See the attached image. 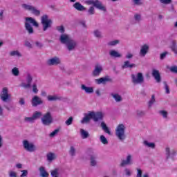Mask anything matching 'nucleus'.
<instances>
[{
	"mask_svg": "<svg viewBox=\"0 0 177 177\" xmlns=\"http://www.w3.org/2000/svg\"><path fill=\"white\" fill-rule=\"evenodd\" d=\"M155 102H156V97L154 95H152L151 100L148 102L149 107H151V106L154 104Z\"/></svg>",
	"mask_w": 177,
	"mask_h": 177,
	"instance_id": "obj_37",
	"label": "nucleus"
},
{
	"mask_svg": "<svg viewBox=\"0 0 177 177\" xmlns=\"http://www.w3.org/2000/svg\"><path fill=\"white\" fill-rule=\"evenodd\" d=\"M152 77H153L155 81L160 84L161 82V74L160 73V71L157 69H153L152 70Z\"/></svg>",
	"mask_w": 177,
	"mask_h": 177,
	"instance_id": "obj_16",
	"label": "nucleus"
},
{
	"mask_svg": "<svg viewBox=\"0 0 177 177\" xmlns=\"http://www.w3.org/2000/svg\"><path fill=\"white\" fill-rule=\"evenodd\" d=\"M93 35H94V37H95V38H102V32H100V30H95L93 31Z\"/></svg>",
	"mask_w": 177,
	"mask_h": 177,
	"instance_id": "obj_36",
	"label": "nucleus"
},
{
	"mask_svg": "<svg viewBox=\"0 0 177 177\" xmlns=\"http://www.w3.org/2000/svg\"><path fill=\"white\" fill-rule=\"evenodd\" d=\"M159 114H160L163 118H168V112L165 110L159 111Z\"/></svg>",
	"mask_w": 177,
	"mask_h": 177,
	"instance_id": "obj_45",
	"label": "nucleus"
},
{
	"mask_svg": "<svg viewBox=\"0 0 177 177\" xmlns=\"http://www.w3.org/2000/svg\"><path fill=\"white\" fill-rule=\"evenodd\" d=\"M22 8L24 9V10H28L30 12V13H32V15H34L35 16L38 17L41 15V11L31 5L24 3L22 4Z\"/></svg>",
	"mask_w": 177,
	"mask_h": 177,
	"instance_id": "obj_8",
	"label": "nucleus"
},
{
	"mask_svg": "<svg viewBox=\"0 0 177 177\" xmlns=\"http://www.w3.org/2000/svg\"><path fill=\"white\" fill-rule=\"evenodd\" d=\"M47 160L48 161H53L55 160V153H49L47 154Z\"/></svg>",
	"mask_w": 177,
	"mask_h": 177,
	"instance_id": "obj_40",
	"label": "nucleus"
},
{
	"mask_svg": "<svg viewBox=\"0 0 177 177\" xmlns=\"http://www.w3.org/2000/svg\"><path fill=\"white\" fill-rule=\"evenodd\" d=\"M124 172H125V174L127 175V176H131V175L132 174L131 173V170L128 168L124 169Z\"/></svg>",
	"mask_w": 177,
	"mask_h": 177,
	"instance_id": "obj_57",
	"label": "nucleus"
},
{
	"mask_svg": "<svg viewBox=\"0 0 177 177\" xmlns=\"http://www.w3.org/2000/svg\"><path fill=\"white\" fill-rule=\"evenodd\" d=\"M87 12L88 16H92L93 15H95V7L91 6Z\"/></svg>",
	"mask_w": 177,
	"mask_h": 177,
	"instance_id": "obj_39",
	"label": "nucleus"
},
{
	"mask_svg": "<svg viewBox=\"0 0 177 177\" xmlns=\"http://www.w3.org/2000/svg\"><path fill=\"white\" fill-rule=\"evenodd\" d=\"M73 121H74V119L73 118V117H70L66 122L65 124L66 125H67L68 127L69 125H71V124H73Z\"/></svg>",
	"mask_w": 177,
	"mask_h": 177,
	"instance_id": "obj_48",
	"label": "nucleus"
},
{
	"mask_svg": "<svg viewBox=\"0 0 177 177\" xmlns=\"http://www.w3.org/2000/svg\"><path fill=\"white\" fill-rule=\"evenodd\" d=\"M56 30L58 31V32H60V34H64V32L66 31V29L63 25L57 26Z\"/></svg>",
	"mask_w": 177,
	"mask_h": 177,
	"instance_id": "obj_35",
	"label": "nucleus"
},
{
	"mask_svg": "<svg viewBox=\"0 0 177 177\" xmlns=\"http://www.w3.org/2000/svg\"><path fill=\"white\" fill-rule=\"evenodd\" d=\"M101 127L106 133H108V135H111V131H110V129H109V127H107V125L106 123H104V122H101Z\"/></svg>",
	"mask_w": 177,
	"mask_h": 177,
	"instance_id": "obj_30",
	"label": "nucleus"
},
{
	"mask_svg": "<svg viewBox=\"0 0 177 177\" xmlns=\"http://www.w3.org/2000/svg\"><path fill=\"white\" fill-rule=\"evenodd\" d=\"M33 119L35 120H39L41 117H42V112L41 111H35L32 115Z\"/></svg>",
	"mask_w": 177,
	"mask_h": 177,
	"instance_id": "obj_32",
	"label": "nucleus"
},
{
	"mask_svg": "<svg viewBox=\"0 0 177 177\" xmlns=\"http://www.w3.org/2000/svg\"><path fill=\"white\" fill-rule=\"evenodd\" d=\"M167 55H168V52H165V53L160 54V60H164V59L165 57H167Z\"/></svg>",
	"mask_w": 177,
	"mask_h": 177,
	"instance_id": "obj_56",
	"label": "nucleus"
},
{
	"mask_svg": "<svg viewBox=\"0 0 177 177\" xmlns=\"http://www.w3.org/2000/svg\"><path fill=\"white\" fill-rule=\"evenodd\" d=\"M35 45L37 48H39V49L44 46V44L39 41H36Z\"/></svg>",
	"mask_w": 177,
	"mask_h": 177,
	"instance_id": "obj_60",
	"label": "nucleus"
},
{
	"mask_svg": "<svg viewBox=\"0 0 177 177\" xmlns=\"http://www.w3.org/2000/svg\"><path fill=\"white\" fill-rule=\"evenodd\" d=\"M133 67H136L135 64H131L129 61H125L124 64L122 66V68L124 70V68H133Z\"/></svg>",
	"mask_w": 177,
	"mask_h": 177,
	"instance_id": "obj_24",
	"label": "nucleus"
},
{
	"mask_svg": "<svg viewBox=\"0 0 177 177\" xmlns=\"http://www.w3.org/2000/svg\"><path fill=\"white\" fill-rule=\"evenodd\" d=\"M111 96H112V97H113V99H115V101L118 103L120 102H122V97H121V95H120V94L118 93H111Z\"/></svg>",
	"mask_w": 177,
	"mask_h": 177,
	"instance_id": "obj_29",
	"label": "nucleus"
},
{
	"mask_svg": "<svg viewBox=\"0 0 177 177\" xmlns=\"http://www.w3.org/2000/svg\"><path fill=\"white\" fill-rule=\"evenodd\" d=\"M31 104L33 107H37V106H39L44 104V101L41 97L37 95L34 96L31 100Z\"/></svg>",
	"mask_w": 177,
	"mask_h": 177,
	"instance_id": "obj_14",
	"label": "nucleus"
},
{
	"mask_svg": "<svg viewBox=\"0 0 177 177\" xmlns=\"http://www.w3.org/2000/svg\"><path fill=\"white\" fill-rule=\"evenodd\" d=\"M48 66H59V64H62V59L59 58V57H54L53 58L48 59L47 60Z\"/></svg>",
	"mask_w": 177,
	"mask_h": 177,
	"instance_id": "obj_12",
	"label": "nucleus"
},
{
	"mask_svg": "<svg viewBox=\"0 0 177 177\" xmlns=\"http://www.w3.org/2000/svg\"><path fill=\"white\" fill-rule=\"evenodd\" d=\"M109 55L111 57H115V58L122 57V55L115 50H111L109 51Z\"/></svg>",
	"mask_w": 177,
	"mask_h": 177,
	"instance_id": "obj_28",
	"label": "nucleus"
},
{
	"mask_svg": "<svg viewBox=\"0 0 177 177\" xmlns=\"http://www.w3.org/2000/svg\"><path fill=\"white\" fill-rule=\"evenodd\" d=\"M2 92L3 93L0 96V99L2 100V102H5L6 103H7V102H9V100H10V96L8 93V88H3Z\"/></svg>",
	"mask_w": 177,
	"mask_h": 177,
	"instance_id": "obj_13",
	"label": "nucleus"
},
{
	"mask_svg": "<svg viewBox=\"0 0 177 177\" xmlns=\"http://www.w3.org/2000/svg\"><path fill=\"white\" fill-rule=\"evenodd\" d=\"M82 91H84L86 93H93V87H88L85 84H82Z\"/></svg>",
	"mask_w": 177,
	"mask_h": 177,
	"instance_id": "obj_27",
	"label": "nucleus"
},
{
	"mask_svg": "<svg viewBox=\"0 0 177 177\" xmlns=\"http://www.w3.org/2000/svg\"><path fill=\"white\" fill-rule=\"evenodd\" d=\"M21 172H22V174H21L20 177H24V176H27V175H28V171H27V170H22V171H21Z\"/></svg>",
	"mask_w": 177,
	"mask_h": 177,
	"instance_id": "obj_55",
	"label": "nucleus"
},
{
	"mask_svg": "<svg viewBox=\"0 0 177 177\" xmlns=\"http://www.w3.org/2000/svg\"><path fill=\"white\" fill-rule=\"evenodd\" d=\"M150 49V46L147 44H144L141 46V48L140 50V56L141 57H145L147 53H149V50Z\"/></svg>",
	"mask_w": 177,
	"mask_h": 177,
	"instance_id": "obj_17",
	"label": "nucleus"
},
{
	"mask_svg": "<svg viewBox=\"0 0 177 177\" xmlns=\"http://www.w3.org/2000/svg\"><path fill=\"white\" fill-rule=\"evenodd\" d=\"M52 177H59V169H55L51 171Z\"/></svg>",
	"mask_w": 177,
	"mask_h": 177,
	"instance_id": "obj_43",
	"label": "nucleus"
},
{
	"mask_svg": "<svg viewBox=\"0 0 177 177\" xmlns=\"http://www.w3.org/2000/svg\"><path fill=\"white\" fill-rule=\"evenodd\" d=\"M59 41L61 44L66 45V47L69 52L75 50V48H77L78 45L76 40L73 39L69 35L66 33L61 34L59 37Z\"/></svg>",
	"mask_w": 177,
	"mask_h": 177,
	"instance_id": "obj_1",
	"label": "nucleus"
},
{
	"mask_svg": "<svg viewBox=\"0 0 177 177\" xmlns=\"http://www.w3.org/2000/svg\"><path fill=\"white\" fill-rule=\"evenodd\" d=\"M12 73L15 75V77H19V74H20L19 68L16 67L13 68L12 69Z\"/></svg>",
	"mask_w": 177,
	"mask_h": 177,
	"instance_id": "obj_38",
	"label": "nucleus"
},
{
	"mask_svg": "<svg viewBox=\"0 0 177 177\" xmlns=\"http://www.w3.org/2000/svg\"><path fill=\"white\" fill-rule=\"evenodd\" d=\"M73 7L76 9V10H78L79 12H84L86 10V8L84 7L82 4L80 2H76L73 5Z\"/></svg>",
	"mask_w": 177,
	"mask_h": 177,
	"instance_id": "obj_21",
	"label": "nucleus"
},
{
	"mask_svg": "<svg viewBox=\"0 0 177 177\" xmlns=\"http://www.w3.org/2000/svg\"><path fill=\"white\" fill-rule=\"evenodd\" d=\"M39 177H49V173L46 171V170L45 169V167H40L39 168Z\"/></svg>",
	"mask_w": 177,
	"mask_h": 177,
	"instance_id": "obj_23",
	"label": "nucleus"
},
{
	"mask_svg": "<svg viewBox=\"0 0 177 177\" xmlns=\"http://www.w3.org/2000/svg\"><path fill=\"white\" fill-rule=\"evenodd\" d=\"M69 154L71 157L75 156V148L73 146L70 147Z\"/></svg>",
	"mask_w": 177,
	"mask_h": 177,
	"instance_id": "obj_44",
	"label": "nucleus"
},
{
	"mask_svg": "<svg viewBox=\"0 0 177 177\" xmlns=\"http://www.w3.org/2000/svg\"><path fill=\"white\" fill-rule=\"evenodd\" d=\"M32 92H34V93H38V88L37 87V84H33Z\"/></svg>",
	"mask_w": 177,
	"mask_h": 177,
	"instance_id": "obj_53",
	"label": "nucleus"
},
{
	"mask_svg": "<svg viewBox=\"0 0 177 177\" xmlns=\"http://www.w3.org/2000/svg\"><path fill=\"white\" fill-rule=\"evenodd\" d=\"M118 44H120V40H113V41L108 42V46H115V45H118Z\"/></svg>",
	"mask_w": 177,
	"mask_h": 177,
	"instance_id": "obj_42",
	"label": "nucleus"
},
{
	"mask_svg": "<svg viewBox=\"0 0 177 177\" xmlns=\"http://www.w3.org/2000/svg\"><path fill=\"white\" fill-rule=\"evenodd\" d=\"M10 177H16V176H17V175L16 174L15 172L11 171V172L10 173Z\"/></svg>",
	"mask_w": 177,
	"mask_h": 177,
	"instance_id": "obj_63",
	"label": "nucleus"
},
{
	"mask_svg": "<svg viewBox=\"0 0 177 177\" xmlns=\"http://www.w3.org/2000/svg\"><path fill=\"white\" fill-rule=\"evenodd\" d=\"M133 57V55L129 53L126 55V59H132Z\"/></svg>",
	"mask_w": 177,
	"mask_h": 177,
	"instance_id": "obj_62",
	"label": "nucleus"
},
{
	"mask_svg": "<svg viewBox=\"0 0 177 177\" xmlns=\"http://www.w3.org/2000/svg\"><path fill=\"white\" fill-rule=\"evenodd\" d=\"M145 114H146V112H145V111H137V115L138 117H144Z\"/></svg>",
	"mask_w": 177,
	"mask_h": 177,
	"instance_id": "obj_50",
	"label": "nucleus"
},
{
	"mask_svg": "<svg viewBox=\"0 0 177 177\" xmlns=\"http://www.w3.org/2000/svg\"><path fill=\"white\" fill-rule=\"evenodd\" d=\"M170 49H171L172 52L177 55V41L176 40H172L171 41Z\"/></svg>",
	"mask_w": 177,
	"mask_h": 177,
	"instance_id": "obj_26",
	"label": "nucleus"
},
{
	"mask_svg": "<svg viewBox=\"0 0 177 177\" xmlns=\"http://www.w3.org/2000/svg\"><path fill=\"white\" fill-rule=\"evenodd\" d=\"M131 80L133 84H143V82H145V77H143V73H137V75L132 74Z\"/></svg>",
	"mask_w": 177,
	"mask_h": 177,
	"instance_id": "obj_9",
	"label": "nucleus"
},
{
	"mask_svg": "<svg viewBox=\"0 0 177 177\" xmlns=\"http://www.w3.org/2000/svg\"><path fill=\"white\" fill-rule=\"evenodd\" d=\"M84 115L81 124H88L91 120H93L94 122H99V121H103V118H104V114L100 111H89L88 113H84Z\"/></svg>",
	"mask_w": 177,
	"mask_h": 177,
	"instance_id": "obj_2",
	"label": "nucleus"
},
{
	"mask_svg": "<svg viewBox=\"0 0 177 177\" xmlns=\"http://www.w3.org/2000/svg\"><path fill=\"white\" fill-rule=\"evenodd\" d=\"M102 71H103V67L100 65H96L91 75L93 77H99L102 74Z\"/></svg>",
	"mask_w": 177,
	"mask_h": 177,
	"instance_id": "obj_19",
	"label": "nucleus"
},
{
	"mask_svg": "<svg viewBox=\"0 0 177 177\" xmlns=\"http://www.w3.org/2000/svg\"><path fill=\"white\" fill-rule=\"evenodd\" d=\"M0 20H3V10L0 12Z\"/></svg>",
	"mask_w": 177,
	"mask_h": 177,
	"instance_id": "obj_64",
	"label": "nucleus"
},
{
	"mask_svg": "<svg viewBox=\"0 0 177 177\" xmlns=\"http://www.w3.org/2000/svg\"><path fill=\"white\" fill-rule=\"evenodd\" d=\"M41 124L46 127H49L50 124L53 122V118L52 117V113L50 112L46 113L41 119Z\"/></svg>",
	"mask_w": 177,
	"mask_h": 177,
	"instance_id": "obj_7",
	"label": "nucleus"
},
{
	"mask_svg": "<svg viewBox=\"0 0 177 177\" xmlns=\"http://www.w3.org/2000/svg\"><path fill=\"white\" fill-rule=\"evenodd\" d=\"M170 71L171 73H174L175 74H177V66H171L170 68Z\"/></svg>",
	"mask_w": 177,
	"mask_h": 177,
	"instance_id": "obj_52",
	"label": "nucleus"
},
{
	"mask_svg": "<svg viewBox=\"0 0 177 177\" xmlns=\"http://www.w3.org/2000/svg\"><path fill=\"white\" fill-rule=\"evenodd\" d=\"M143 143L145 146H147V147L156 149V144H154V142H149L147 140H145Z\"/></svg>",
	"mask_w": 177,
	"mask_h": 177,
	"instance_id": "obj_33",
	"label": "nucleus"
},
{
	"mask_svg": "<svg viewBox=\"0 0 177 177\" xmlns=\"http://www.w3.org/2000/svg\"><path fill=\"white\" fill-rule=\"evenodd\" d=\"M81 137L82 139H87L89 138V133L84 129H80Z\"/></svg>",
	"mask_w": 177,
	"mask_h": 177,
	"instance_id": "obj_31",
	"label": "nucleus"
},
{
	"mask_svg": "<svg viewBox=\"0 0 177 177\" xmlns=\"http://www.w3.org/2000/svg\"><path fill=\"white\" fill-rule=\"evenodd\" d=\"M86 3H87V5H93L94 8H96V9L102 10V12H106L107 10L104 6H103V3L99 0H88L86 1Z\"/></svg>",
	"mask_w": 177,
	"mask_h": 177,
	"instance_id": "obj_6",
	"label": "nucleus"
},
{
	"mask_svg": "<svg viewBox=\"0 0 177 177\" xmlns=\"http://www.w3.org/2000/svg\"><path fill=\"white\" fill-rule=\"evenodd\" d=\"M24 121H26V122H34V121H35V120L34 119L33 116L26 117L24 119Z\"/></svg>",
	"mask_w": 177,
	"mask_h": 177,
	"instance_id": "obj_47",
	"label": "nucleus"
},
{
	"mask_svg": "<svg viewBox=\"0 0 177 177\" xmlns=\"http://www.w3.org/2000/svg\"><path fill=\"white\" fill-rule=\"evenodd\" d=\"M41 24L42 26L43 31H47L48 28H52L53 21L49 19V16H48V15H44L41 17Z\"/></svg>",
	"mask_w": 177,
	"mask_h": 177,
	"instance_id": "obj_4",
	"label": "nucleus"
},
{
	"mask_svg": "<svg viewBox=\"0 0 177 177\" xmlns=\"http://www.w3.org/2000/svg\"><path fill=\"white\" fill-rule=\"evenodd\" d=\"M100 140L102 145H109V141L107 140V138L103 135L100 136Z\"/></svg>",
	"mask_w": 177,
	"mask_h": 177,
	"instance_id": "obj_34",
	"label": "nucleus"
},
{
	"mask_svg": "<svg viewBox=\"0 0 177 177\" xmlns=\"http://www.w3.org/2000/svg\"><path fill=\"white\" fill-rule=\"evenodd\" d=\"M163 84L165 85V93H167V95H169L171 91H169V86H168V84L167 82H163Z\"/></svg>",
	"mask_w": 177,
	"mask_h": 177,
	"instance_id": "obj_46",
	"label": "nucleus"
},
{
	"mask_svg": "<svg viewBox=\"0 0 177 177\" xmlns=\"http://www.w3.org/2000/svg\"><path fill=\"white\" fill-rule=\"evenodd\" d=\"M25 28L26 31H28V34H34V28H32V26H34V27H39V24L35 19L30 17H26L25 18ZM32 24V26H31Z\"/></svg>",
	"mask_w": 177,
	"mask_h": 177,
	"instance_id": "obj_3",
	"label": "nucleus"
},
{
	"mask_svg": "<svg viewBox=\"0 0 177 177\" xmlns=\"http://www.w3.org/2000/svg\"><path fill=\"white\" fill-rule=\"evenodd\" d=\"M26 83H22L21 86L23 88H25L26 89H28V88H31V82H32V76H31V74L28 73L27 77H26Z\"/></svg>",
	"mask_w": 177,
	"mask_h": 177,
	"instance_id": "obj_18",
	"label": "nucleus"
},
{
	"mask_svg": "<svg viewBox=\"0 0 177 177\" xmlns=\"http://www.w3.org/2000/svg\"><path fill=\"white\" fill-rule=\"evenodd\" d=\"M58 132H60V129H56L53 132L49 134L50 138H55V136L57 134Z\"/></svg>",
	"mask_w": 177,
	"mask_h": 177,
	"instance_id": "obj_41",
	"label": "nucleus"
},
{
	"mask_svg": "<svg viewBox=\"0 0 177 177\" xmlns=\"http://www.w3.org/2000/svg\"><path fill=\"white\" fill-rule=\"evenodd\" d=\"M161 3H165V5H168L172 2V0H160Z\"/></svg>",
	"mask_w": 177,
	"mask_h": 177,
	"instance_id": "obj_58",
	"label": "nucleus"
},
{
	"mask_svg": "<svg viewBox=\"0 0 177 177\" xmlns=\"http://www.w3.org/2000/svg\"><path fill=\"white\" fill-rule=\"evenodd\" d=\"M132 164V155L129 154L126 160H122V162L120 163V167H125V165H131Z\"/></svg>",
	"mask_w": 177,
	"mask_h": 177,
	"instance_id": "obj_20",
	"label": "nucleus"
},
{
	"mask_svg": "<svg viewBox=\"0 0 177 177\" xmlns=\"http://www.w3.org/2000/svg\"><path fill=\"white\" fill-rule=\"evenodd\" d=\"M19 103L21 106H24V104H26V101L24 100V98H20Z\"/></svg>",
	"mask_w": 177,
	"mask_h": 177,
	"instance_id": "obj_61",
	"label": "nucleus"
},
{
	"mask_svg": "<svg viewBox=\"0 0 177 177\" xmlns=\"http://www.w3.org/2000/svg\"><path fill=\"white\" fill-rule=\"evenodd\" d=\"M25 46H26L27 48H29L30 49H31V48H32V45L28 41H25Z\"/></svg>",
	"mask_w": 177,
	"mask_h": 177,
	"instance_id": "obj_59",
	"label": "nucleus"
},
{
	"mask_svg": "<svg viewBox=\"0 0 177 177\" xmlns=\"http://www.w3.org/2000/svg\"><path fill=\"white\" fill-rule=\"evenodd\" d=\"M111 82V79H110L109 76H106L104 77H101L100 79L95 80V82L97 85H100L101 84H102V85H106L107 82Z\"/></svg>",
	"mask_w": 177,
	"mask_h": 177,
	"instance_id": "obj_15",
	"label": "nucleus"
},
{
	"mask_svg": "<svg viewBox=\"0 0 177 177\" xmlns=\"http://www.w3.org/2000/svg\"><path fill=\"white\" fill-rule=\"evenodd\" d=\"M115 136L121 142L125 140L127 136L125 135V126L124 124H121L117 127Z\"/></svg>",
	"mask_w": 177,
	"mask_h": 177,
	"instance_id": "obj_5",
	"label": "nucleus"
},
{
	"mask_svg": "<svg viewBox=\"0 0 177 177\" xmlns=\"http://www.w3.org/2000/svg\"><path fill=\"white\" fill-rule=\"evenodd\" d=\"M48 102H57V100H63V97L57 95H48L47 97Z\"/></svg>",
	"mask_w": 177,
	"mask_h": 177,
	"instance_id": "obj_25",
	"label": "nucleus"
},
{
	"mask_svg": "<svg viewBox=\"0 0 177 177\" xmlns=\"http://www.w3.org/2000/svg\"><path fill=\"white\" fill-rule=\"evenodd\" d=\"M165 156H166V160H169V158H171L173 161H175V156H176V151L174 149L171 150L169 147L165 148Z\"/></svg>",
	"mask_w": 177,
	"mask_h": 177,
	"instance_id": "obj_11",
	"label": "nucleus"
},
{
	"mask_svg": "<svg viewBox=\"0 0 177 177\" xmlns=\"http://www.w3.org/2000/svg\"><path fill=\"white\" fill-rule=\"evenodd\" d=\"M143 171L140 169H137V176L136 177H142Z\"/></svg>",
	"mask_w": 177,
	"mask_h": 177,
	"instance_id": "obj_54",
	"label": "nucleus"
},
{
	"mask_svg": "<svg viewBox=\"0 0 177 177\" xmlns=\"http://www.w3.org/2000/svg\"><path fill=\"white\" fill-rule=\"evenodd\" d=\"M10 56H21V55H20V53H19L17 50L11 51L10 53Z\"/></svg>",
	"mask_w": 177,
	"mask_h": 177,
	"instance_id": "obj_49",
	"label": "nucleus"
},
{
	"mask_svg": "<svg viewBox=\"0 0 177 177\" xmlns=\"http://www.w3.org/2000/svg\"><path fill=\"white\" fill-rule=\"evenodd\" d=\"M23 145L25 150L29 151V153H32L36 150L35 145L32 143H30L27 140L23 141Z\"/></svg>",
	"mask_w": 177,
	"mask_h": 177,
	"instance_id": "obj_10",
	"label": "nucleus"
},
{
	"mask_svg": "<svg viewBox=\"0 0 177 177\" xmlns=\"http://www.w3.org/2000/svg\"><path fill=\"white\" fill-rule=\"evenodd\" d=\"M134 19H135L136 21H140L142 19V17L139 14H136L134 15Z\"/></svg>",
	"mask_w": 177,
	"mask_h": 177,
	"instance_id": "obj_51",
	"label": "nucleus"
},
{
	"mask_svg": "<svg viewBox=\"0 0 177 177\" xmlns=\"http://www.w3.org/2000/svg\"><path fill=\"white\" fill-rule=\"evenodd\" d=\"M90 165L91 167H96L97 165V156L96 155L90 156Z\"/></svg>",
	"mask_w": 177,
	"mask_h": 177,
	"instance_id": "obj_22",
	"label": "nucleus"
}]
</instances>
